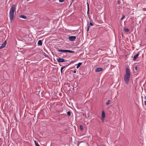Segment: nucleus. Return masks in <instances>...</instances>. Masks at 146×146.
I'll return each mask as SVG.
<instances>
[{
  "instance_id": "f257e3e1",
  "label": "nucleus",
  "mask_w": 146,
  "mask_h": 146,
  "mask_svg": "<svg viewBox=\"0 0 146 146\" xmlns=\"http://www.w3.org/2000/svg\"><path fill=\"white\" fill-rule=\"evenodd\" d=\"M130 77V69L128 68H126L125 74L124 76V80L126 84H129Z\"/></svg>"
},
{
  "instance_id": "f03ea898",
  "label": "nucleus",
  "mask_w": 146,
  "mask_h": 146,
  "mask_svg": "<svg viewBox=\"0 0 146 146\" xmlns=\"http://www.w3.org/2000/svg\"><path fill=\"white\" fill-rule=\"evenodd\" d=\"M15 11V5H13L12 6L9 12V17L11 21H12L14 17V13Z\"/></svg>"
},
{
  "instance_id": "7ed1b4c3",
  "label": "nucleus",
  "mask_w": 146,
  "mask_h": 146,
  "mask_svg": "<svg viewBox=\"0 0 146 146\" xmlns=\"http://www.w3.org/2000/svg\"><path fill=\"white\" fill-rule=\"evenodd\" d=\"M58 51L59 52H69L70 53H74V51L70 50L58 49Z\"/></svg>"
},
{
  "instance_id": "20e7f679",
  "label": "nucleus",
  "mask_w": 146,
  "mask_h": 146,
  "mask_svg": "<svg viewBox=\"0 0 146 146\" xmlns=\"http://www.w3.org/2000/svg\"><path fill=\"white\" fill-rule=\"evenodd\" d=\"M69 38L70 41H73L76 40V37L75 36H71L69 37Z\"/></svg>"
},
{
  "instance_id": "39448f33",
  "label": "nucleus",
  "mask_w": 146,
  "mask_h": 146,
  "mask_svg": "<svg viewBox=\"0 0 146 146\" xmlns=\"http://www.w3.org/2000/svg\"><path fill=\"white\" fill-rule=\"evenodd\" d=\"M7 44V41H5L3 43L1 46H0V49H2L5 47Z\"/></svg>"
},
{
  "instance_id": "423d86ee",
  "label": "nucleus",
  "mask_w": 146,
  "mask_h": 146,
  "mask_svg": "<svg viewBox=\"0 0 146 146\" xmlns=\"http://www.w3.org/2000/svg\"><path fill=\"white\" fill-rule=\"evenodd\" d=\"M105 117V114L104 112V111H102V117L101 118V120L103 121H104V118Z\"/></svg>"
},
{
  "instance_id": "0eeeda50",
  "label": "nucleus",
  "mask_w": 146,
  "mask_h": 146,
  "mask_svg": "<svg viewBox=\"0 0 146 146\" xmlns=\"http://www.w3.org/2000/svg\"><path fill=\"white\" fill-rule=\"evenodd\" d=\"M56 60L57 62H63L65 61L64 59L60 58H57Z\"/></svg>"
},
{
  "instance_id": "6e6552de",
  "label": "nucleus",
  "mask_w": 146,
  "mask_h": 146,
  "mask_svg": "<svg viewBox=\"0 0 146 146\" xmlns=\"http://www.w3.org/2000/svg\"><path fill=\"white\" fill-rule=\"evenodd\" d=\"M139 54V53L138 52L137 53L136 55H135L134 56L133 58V60H134V61H135L136 60V58L138 57Z\"/></svg>"
},
{
  "instance_id": "1a4fd4ad",
  "label": "nucleus",
  "mask_w": 146,
  "mask_h": 146,
  "mask_svg": "<svg viewBox=\"0 0 146 146\" xmlns=\"http://www.w3.org/2000/svg\"><path fill=\"white\" fill-rule=\"evenodd\" d=\"M103 70V69L102 68H96L95 70L96 72H99Z\"/></svg>"
},
{
  "instance_id": "9d476101",
  "label": "nucleus",
  "mask_w": 146,
  "mask_h": 146,
  "mask_svg": "<svg viewBox=\"0 0 146 146\" xmlns=\"http://www.w3.org/2000/svg\"><path fill=\"white\" fill-rule=\"evenodd\" d=\"M38 45L41 46L42 45V42L41 40H38Z\"/></svg>"
},
{
  "instance_id": "9b49d317",
  "label": "nucleus",
  "mask_w": 146,
  "mask_h": 146,
  "mask_svg": "<svg viewBox=\"0 0 146 146\" xmlns=\"http://www.w3.org/2000/svg\"><path fill=\"white\" fill-rule=\"evenodd\" d=\"M19 17L23 18V19H27V17L26 16L23 15H21L19 16Z\"/></svg>"
},
{
  "instance_id": "f8f14e48",
  "label": "nucleus",
  "mask_w": 146,
  "mask_h": 146,
  "mask_svg": "<svg viewBox=\"0 0 146 146\" xmlns=\"http://www.w3.org/2000/svg\"><path fill=\"white\" fill-rule=\"evenodd\" d=\"M82 62H79L78 64H77V66L76 67V68H78L82 64Z\"/></svg>"
},
{
  "instance_id": "ddd939ff",
  "label": "nucleus",
  "mask_w": 146,
  "mask_h": 146,
  "mask_svg": "<svg viewBox=\"0 0 146 146\" xmlns=\"http://www.w3.org/2000/svg\"><path fill=\"white\" fill-rule=\"evenodd\" d=\"M111 100H108L107 102L106 103V105H108L110 104L111 103Z\"/></svg>"
},
{
  "instance_id": "4468645a",
  "label": "nucleus",
  "mask_w": 146,
  "mask_h": 146,
  "mask_svg": "<svg viewBox=\"0 0 146 146\" xmlns=\"http://www.w3.org/2000/svg\"><path fill=\"white\" fill-rule=\"evenodd\" d=\"M34 142L35 145L36 146H40V145L38 144V143L36 141H35Z\"/></svg>"
},
{
  "instance_id": "2eb2a0df",
  "label": "nucleus",
  "mask_w": 146,
  "mask_h": 146,
  "mask_svg": "<svg viewBox=\"0 0 146 146\" xmlns=\"http://www.w3.org/2000/svg\"><path fill=\"white\" fill-rule=\"evenodd\" d=\"M124 31L126 32H128L129 31V30L128 28H125L124 29Z\"/></svg>"
},
{
  "instance_id": "dca6fc26",
  "label": "nucleus",
  "mask_w": 146,
  "mask_h": 146,
  "mask_svg": "<svg viewBox=\"0 0 146 146\" xmlns=\"http://www.w3.org/2000/svg\"><path fill=\"white\" fill-rule=\"evenodd\" d=\"M65 66H64L62 67H61V73H62V70L65 68Z\"/></svg>"
},
{
  "instance_id": "f3484780",
  "label": "nucleus",
  "mask_w": 146,
  "mask_h": 146,
  "mask_svg": "<svg viewBox=\"0 0 146 146\" xmlns=\"http://www.w3.org/2000/svg\"><path fill=\"white\" fill-rule=\"evenodd\" d=\"M67 114L68 116H70L71 115V112L70 111H68L67 113Z\"/></svg>"
},
{
  "instance_id": "a211bd4d",
  "label": "nucleus",
  "mask_w": 146,
  "mask_h": 146,
  "mask_svg": "<svg viewBox=\"0 0 146 146\" xmlns=\"http://www.w3.org/2000/svg\"><path fill=\"white\" fill-rule=\"evenodd\" d=\"M125 17V16L124 15H123L122 17L121 18V20H122L124 17Z\"/></svg>"
},
{
  "instance_id": "6ab92c4d",
  "label": "nucleus",
  "mask_w": 146,
  "mask_h": 146,
  "mask_svg": "<svg viewBox=\"0 0 146 146\" xmlns=\"http://www.w3.org/2000/svg\"><path fill=\"white\" fill-rule=\"evenodd\" d=\"M89 25H91V26H93L94 25L91 22L90 23Z\"/></svg>"
},
{
  "instance_id": "aec40b11",
  "label": "nucleus",
  "mask_w": 146,
  "mask_h": 146,
  "mask_svg": "<svg viewBox=\"0 0 146 146\" xmlns=\"http://www.w3.org/2000/svg\"><path fill=\"white\" fill-rule=\"evenodd\" d=\"M90 26L88 25L87 27V31L88 32L89 31V29L90 28Z\"/></svg>"
},
{
  "instance_id": "412c9836",
  "label": "nucleus",
  "mask_w": 146,
  "mask_h": 146,
  "mask_svg": "<svg viewBox=\"0 0 146 146\" xmlns=\"http://www.w3.org/2000/svg\"><path fill=\"white\" fill-rule=\"evenodd\" d=\"M74 61H71V62H70V63H69L68 65H67L66 66H68V65H70V64L71 63H72V62H74Z\"/></svg>"
},
{
  "instance_id": "4be33fe9",
  "label": "nucleus",
  "mask_w": 146,
  "mask_h": 146,
  "mask_svg": "<svg viewBox=\"0 0 146 146\" xmlns=\"http://www.w3.org/2000/svg\"><path fill=\"white\" fill-rule=\"evenodd\" d=\"M80 129H81L82 130L83 129V127L82 126L80 125Z\"/></svg>"
},
{
  "instance_id": "5701e85b",
  "label": "nucleus",
  "mask_w": 146,
  "mask_h": 146,
  "mask_svg": "<svg viewBox=\"0 0 146 146\" xmlns=\"http://www.w3.org/2000/svg\"><path fill=\"white\" fill-rule=\"evenodd\" d=\"M88 11H87V13L88 14L89 13V5H88Z\"/></svg>"
},
{
  "instance_id": "b1692460",
  "label": "nucleus",
  "mask_w": 146,
  "mask_h": 146,
  "mask_svg": "<svg viewBox=\"0 0 146 146\" xmlns=\"http://www.w3.org/2000/svg\"><path fill=\"white\" fill-rule=\"evenodd\" d=\"M64 1V0H59V1L60 2H62Z\"/></svg>"
},
{
  "instance_id": "393cba45",
  "label": "nucleus",
  "mask_w": 146,
  "mask_h": 146,
  "mask_svg": "<svg viewBox=\"0 0 146 146\" xmlns=\"http://www.w3.org/2000/svg\"><path fill=\"white\" fill-rule=\"evenodd\" d=\"M143 11H146V8H143Z\"/></svg>"
},
{
  "instance_id": "a878e982",
  "label": "nucleus",
  "mask_w": 146,
  "mask_h": 146,
  "mask_svg": "<svg viewBox=\"0 0 146 146\" xmlns=\"http://www.w3.org/2000/svg\"><path fill=\"white\" fill-rule=\"evenodd\" d=\"M73 73H76V70H74L73 71Z\"/></svg>"
},
{
  "instance_id": "bb28decb",
  "label": "nucleus",
  "mask_w": 146,
  "mask_h": 146,
  "mask_svg": "<svg viewBox=\"0 0 146 146\" xmlns=\"http://www.w3.org/2000/svg\"><path fill=\"white\" fill-rule=\"evenodd\" d=\"M135 70H137V67L136 66L135 67Z\"/></svg>"
},
{
  "instance_id": "cd10ccee",
  "label": "nucleus",
  "mask_w": 146,
  "mask_h": 146,
  "mask_svg": "<svg viewBox=\"0 0 146 146\" xmlns=\"http://www.w3.org/2000/svg\"><path fill=\"white\" fill-rule=\"evenodd\" d=\"M144 102H145V106H146V101H145Z\"/></svg>"
},
{
  "instance_id": "c85d7f7f",
  "label": "nucleus",
  "mask_w": 146,
  "mask_h": 146,
  "mask_svg": "<svg viewBox=\"0 0 146 146\" xmlns=\"http://www.w3.org/2000/svg\"><path fill=\"white\" fill-rule=\"evenodd\" d=\"M145 98L146 100V96L145 97Z\"/></svg>"
},
{
  "instance_id": "c756f323",
  "label": "nucleus",
  "mask_w": 146,
  "mask_h": 146,
  "mask_svg": "<svg viewBox=\"0 0 146 146\" xmlns=\"http://www.w3.org/2000/svg\"><path fill=\"white\" fill-rule=\"evenodd\" d=\"M71 0L72 1H73L74 0Z\"/></svg>"
}]
</instances>
